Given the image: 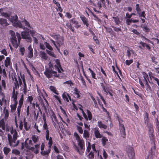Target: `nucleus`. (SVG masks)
Masks as SVG:
<instances>
[{
  "label": "nucleus",
  "instance_id": "nucleus-1",
  "mask_svg": "<svg viewBox=\"0 0 159 159\" xmlns=\"http://www.w3.org/2000/svg\"><path fill=\"white\" fill-rule=\"evenodd\" d=\"M10 132L11 134L12 135L13 138L12 136L10 134H8V139L9 144L11 147H15L17 146L19 143V140L16 142L17 138V134L16 129H13L12 128H10Z\"/></svg>",
  "mask_w": 159,
  "mask_h": 159
},
{
  "label": "nucleus",
  "instance_id": "nucleus-2",
  "mask_svg": "<svg viewBox=\"0 0 159 159\" xmlns=\"http://www.w3.org/2000/svg\"><path fill=\"white\" fill-rule=\"evenodd\" d=\"M49 66L51 68V69L52 70V69H57L59 73H61V72L63 71V70L62 69L59 61L58 59L55 60L52 62V64L51 62L49 63Z\"/></svg>",
  "mask_w": 159,
  "mask_h": 159
},
{
  "label": "nucleus",
  "instance_id": "nucleus-3",
  "mask_svg": "<svg viewBox=\"0 0 159 159\" xmlns=\"http://www.w3.org/2000/svg\"><path fill=\"white\" fill-rule=\"evenodd\" d=\"M18 19L17 16L16 15H15L13 16H11L9 19V20L11 21L14 26L24 29L25 28L22 25L20 21L18 20Z\"/></svg>",
  "mask_w": 159,
  "mask_h": 159
},
{
  "label": "nucleus",
  "instance_id": "nucleus-4",
  "mask_svg": "<svg viewBox=\"0 0 159 159\" xmlns=\"http://www.w3.org/2000/svg\"><path fill=\"white\" fill-rule=\"evenodd\" d=\"M43 129L46 130V138L47 141H48V144L49 145V147L52 146V138L51 137L49 136V131L48 129V126L46 123H44L43 126Z\"/></svg>",
  "mask_w": 159,
  "mask_h": 159
},
{
  "label": "nucleus",
  "instance_id": "nucleus-5",
  "mask_svg": "<svg viewBox=\"0 0 159 159\" xmlns=\"http://www.w3.org/2000/svg\"><path fill=\"white\" fill-rule=\"evenodd\" d=\"M16 34L18 40H17V38L16 37L11 38V40L12 44L13 46L15 48H17L20 43V41L21 39V37L20 34L19 33H16Z\"/></svg>",
  "mask_w": 159,
  "mask_h": 159
},
{
  "label": "nucleus",
  "instance_id": "nucleus-6",
  "mask_svg": "<svg viewBox=\"0 0 159 159\" xmlns=\"http://www.w3.org/2000/svg\"><path fill=\"white\" fill-rule=\"evenodd\" d=\"M44 74L48 78L51 77L53 75L56 77H58L59 76V75L57 74L56 72L52 70H47L44 72Z\"/></svg>",
  "mask_w": 159,
  "mask_h": 159
},
{
  "label": "nucleus",
  "instance_id": "nucleus-7",
  "mask_svg": "<svg viewBox=\"0 0 159 159\" xmlns=\"http://www.w3.org/2000/svg\"><path fill=\"white\" fill-rule=\"evenodd\" d=\"M36 86L37 87V91L39 95L38 97V99L40 102H41L42 100V98H43L44 99H45L44 98V95H47V94L45 91L44 90H43V92H42L41 90L39 89L37 85H36Z\"/></svg>",
  "mask_w": 159,
  "mask_h": 159
},
{
  "label": "nucleus",
  "instance_id": "nucleus-8",
  "mask_svg": "<svg viewBox=\"0 0 159 159\" xmlns=\"http://www.w3.org/2000/svg\"><path fill=\"white\" fill-rule=\"evenodd\" d=\"M21 35L23 38L27 39L28 42L30 43L31 42V39L29 32H23L21 33Z\"/></svg>",
  "mask_w": 159,
  "mask_h": 159
},
{
  "label": "nucleus",
  "instance_id": "nucleus-9",
  "mask_svg": "<svg viewBox=\"0 0 159 159\" xmlns=\"http://www.w3.org/2000/svg\"><path fill=\"white\" fill-rule=\"evenodd\" d=\"M127 152L129 157L130 158L133 157L134 156L133 149L131 147H129L127 149Z\"/></svg>",
  "mask_w": 159,
  "mask_h": 159
},
{
  "label": "nucleus",
  "instance_id": "nucleus-10",
  "mask_svg": "<svg viewBox=\"0 0 159 159\" xmlns=\"http://www.w3.org/2000/svg\"><path fill=\"white\" fill-rule=\"evenodd\" d=\"M28 52L27 57L29 58H31L33 57V49L31 45L30 44L28 48Z\"/></svg>",
  "mask_w": 159,
  "mask_h": 159
},
{
  "label": "nucleus",
  "instance_id": "nucleus-11",
  "mask_svg": "<svg viewBox=\"0 0 159 159\" xmlns=\"http://www.w3.org/2000/svg\"><path fill=\"white\" fill-rule=\"evenodd\" d=\"M93 130L95 136L97 138L100 139L102 137V135L100 134L98 128H95Z\"/></svg>",
  "mask_w": 159,
  "mask_h": 159
},
{
  "label": "nucleus",
  "instance_id": "nucleus-12",
  "mask_svg": "<svg viewBox=\"0 0 159 159\" xmlns=\"http://www.w3.org/2000/svg\"><path fill=\"white\" fill-rule=\"evenodd\" d=\"M119 127L121 136L124 138L125 137V127L123 124H120Z\"/></svg>",
  "mask_w": 159,
  "mask_h": 159
},
{
  "label": "nucleus",
  "instance_id": "nucleus-13",
  "mask_svg": "<svg viewBox=\"0 0 159 159\" xmlns=\"http://www.w3.org/2000/svg\"><path fill=\"white\" fill-rule=\"evenodd\" d=\"M39 55L43 60H46L48 58L47 55L45 52L43 51H40L39 52Z\"/></svg>",
  "mask_w": 159,
  "mask_h": 159
},
{
  "label": "nucleus",
  "instance_id": "nucleus-14",
  "mask_svg": "<svg viewBox=\"0 0 159 159\" xmlns=\"http://www.w3.org/2000/svg\"><path fill=\"white\" fill-rule=\"evenodd\" d=\"M0 74H2L3 77H7V74L3 65L0 66Z\"/></svg>",
  "mask_w": 159,
  "mask_h": 159
},
{
  "label": "nucleus",
  "instance_id": "nucleus-15",
  "mask_svg": "<svg viewBox=\"0 0 159 159\" xmlns=\"http://www.w3.org/2000/svg\"><path fill=\"white\" fill-rule=\"evenodd\" d=\"M56 43L59 47L61 46L64 43V38L62 37H60L56 41Z\"/></svg>",
  "mask_w": 159,
  "mask_h": 159
},
{
  "label": "nucleus",
  "instance_id": "nucleus-16",
  "mask_svg": "<svg viewBox=\"0 0 159 159\" xmlns=\"http://www.w3.org/2000/svg\"><path fill=\"white\" fill-rule=\"evenodd\" d=\"M156 149V147L154 144L151 148V155L148 156L147 157V159H152V155L154 153Z\"/></svg>",
  "mask_w": 159,
  "mask_h": 159
},
{
  "label": "nucleus",
  "instance_id": "nucleus-17",
  "mask_svg": "<svg viewBox=\"0 0 159 159\" xmlns=\"http://www.w3.org/2000/svg\"><path fill=\"white\" fill-rule=\"evenodd\" d=\"M39 144H36L34 145V147H31L30 149L32 151H34V152L37 154L39 152Z\"/></svg>",
  "mask_w": 159,
  "mask_h": 159
},
{
  "label": "nucleus",
  "instance_id": "nucleus-18",
  "mask_svg": "<svg viewBox=\"0 0 159 159\" xmlns=\"http://www.w3.org/2000/svg\"><path fill=\"white\" fill-rule=\"evenodd\" d=\"M17 91H15V88L14 87L12 92V98L13 99L14 102H17Z\"/></svg>",
  "mask_w": 159,
  "mask_h": 159
},
{
  "label": "nucleus",
  "instance_id": "nucleus-19",
  "mask_svg": "<svg viewBox=\"0 0 159 159\" xmlns=\"http://www.w3.org/2000/svg\"><path fill=\"white\" fill-rule=\"evenodd\" d=\"M62 96L64 99L67 102H69V100H71L70 97L69 96L68 94L66 92L63 93Z\"/></svg>",
  "mask_w": 159,
  "mask_h": 159
},
{
  "label": "nucleus",
  "instance_id": "nucleus-20",
  "mask_svg": "<svg viewBox=\"0 0 159 159\" xmlns=\"http://www.w3.org/2000/svg\"><path fill=\"white\" fill-rule=\"evenodd\" d=\"M73 93L75 97L78 98L80 97V92L76 88L74 89Z\"/></svg>",
  "mask_w": 159,
  "mask_h": 159
},
{
  "label": "nucleus",
  "instance_id": "nucleus-21",
  "mask_svg": "<svg viewBox=\"0 0 159 159\" xmlns=\"http://www.w3.org/2000/svg\"><path fill=\"white\" fill-rule=\"evenodd\" d=\"M51 117L53 123L55 125L56 123H57L58 121L56 116L54 113H52L51 116Z\"/></svg>",
  "mask_w": 159,
  "mask_h": 159
},
{
  "label": "nucleus",
  "instance_id": "nucleus-22",
  "mask_svg": "<svg viewBox=\"0 0 159 159\" xmlns=\"http://www.w3.org/2000/svg\"><path fill=\"white\" fill-rule=\"evenodd\" d=\"M80 18L83 21L84 24L85 25L87 26L88 27L89 24L88 23V19L84 16H81Z\"/></svg>",
  "mask_w": 159,
  "mask_h": 159
},
{
  "label": "nucleus",
  "instance_id": "nucleus-23",
  "mask_svg": "<svg viewBox=\"0 0 159 159\" xmlns=\"http://www.w3.org/2000/svg\"><path fill=\"white\" fill-rule=\"evenodd\" d=\"M0 24L3 26H6L8 25L6 19L0 18Z\"/></svg>",
  "mask_w": 159,
  "mask_h": 159
},
{
  "label": "nucleus",
  "instance_id": "nucleus-24",
  "mask_svg": "<svg viewBox=\"0 0 159 159\" xmlns=\"http://www.w3.org/2000/svg\"><path fill=\"white\" fill-rule=\"evenodd\" d=\"M98 125L101 129L103 128L105 129L107 128V126L103 124L101 121H98Z\"/></svg>",
  "mask_w": 159,
  "mask_h": 159
},
{
  "label": "nucleus",
  "instance_id": "nucleus-25",
  "mask_svg": "<svg viewBox=\"0 0 159 159\" xmlns=\"http://www.w3.org/2000/svg\"><path fill=\"white\" fill-rule=\"evenodd\" d=\"M139 20H133L131 19H127L126 20V23L128 25H129L130 24V23L133 22L134 23H137L139 22Z\"/></svg>",
  "mask_w": 159,
  "mask_h": 159
},
{
  "label": "nucleus",
  "instance_id": "nucleus-26",
  "mask_svg": "<svg viewBox=\"0 0 159 159\" xmlns=\"http://www.w3.org/2000/svg\"><path fill=\"white\" fill-rule=\"evenodd\" d=\"M17 103L18 102H14V103L11 105V111L12 112H14L16 110Z\"/></svg>",
  "mask_w": 159,
  "mask_h": 159
},
{
  "label": "nucleus",
  "instance_id": "nucleus-27",
  "mask_svg": "<svg viewBox=\"0 0 159 159\" xmlns=\"http://www.w3.org/2000/svg\"><path fill=\"white\" fill-rule=\"evenodd\" d=\"M11 59L9 57H7L5 61V65L6 67H7L10 65Z\"/></svg>",
  "mask_w": 159,
  "mask_h": 159
},
{
  "label": "nucleus",
  "instance_id": "nucleus-28",
  "mask_svg": "<svg viewBox=\"0 0 159 159\" xmlns=\"http://www.w3.org/2000/svg\"><path fill=\"white\" fill-rule=\"evenodd\" d=\"M49 147V148L47 151H44V150L41 151V154L45 156L48 155L50 152V147Z\"/></svg>",
  "mask_w": 159,
  "mask_h": 159
},
{
  "label": "nucleus",
  "instance_id": "nucleus-29",
  "mask_svg": "<svg viewBox=\"0 0 159 159\" xmlns=\"http://www.w3.org/2000/svg\"><path fill=\"white\" fill-rule=\"evenodd\" d=\"M102 144L103 146H105L107 142L108 141V139L105 137H102Z\"/></svg>",
  "mask_w": 159,
  "mask_h": 159
},
{
  "label": "nucleus",
  "instance_id": "nucleus-30",
  "mask_svg": "<svg viewBox=\"0 0 159 159\" xmlns=\"http://www.w3.org/2000/svg\"><path fill=\"white\" fill-rule=\"evenodd\" d=\"M1 128L2 130H4L5 128V124L3 120L0 121V128Z\"/></svg>",
  "mask_w": 159,
  "mask_h": 159
},
{
  "label": "nucleus",
  "instance_id": "nucleus-31",
  "mask_svg": "<svg viewBox=\"0 0 159 159\" xmlns=\"http://www.w3.org/2000/svg\"><path fill=\"white\" fill-rule=\"evenodd\" d=\"M32 139L34 143H36L39 140L38 136L35 135H33Z\"/></svg>",
  "mask_w": 159,
  "mask_h": 159
},
{
  "label": "nucleus",
  "instance_id": "nucleus-32",
  "mask_svg": "<svg viewBox=\"0 0 159 159\" xmlns=\"http://www.w3.org/2000/svg\"><path fill=\"white\" fill-rule=\"evenodd\" d=\"M50 36L53 39L57 40L60 37V36L55 33L51 34Z\"/></svg>",
  "mask_w": 159,
  "mask_h": 159
},
{
  "label": "nucleus",
  "instance_id": "nucleus-33",
  "mask_svg": "<svg viewBox=\"0 0 159 159\" xmlns=\"http://www.w3.org/2000/svg\"><path fill=\"white\" fill-rule=\"evenodd\" d=\"M45 102H43V103H42V105L45 109V110H46L47 108L48 107V103L47 101V100H46V99H44Z\"/></svg>",
  "mask_w": 159,
  "mask_h": 159
},
{
  "label": "nucleus",
  "instance_id": "nucleus-34",
  "mask_svg": "<svg viewBox=\"0 0 159 159\" xmlns=\"http://www.w3.org/2000/svg\"><path fill=\"white\" fill-rule=\"evenodd\" d=\"M149 76L150 79L156 81L158 85L159 86V80L158 78L152 75H150Z\"/></svg>",
  "mask_w": 159,
  "mask_h": 159
},
{
  "label": "nucleus",
  "instance_id": "nucleus-35",
  "mask_svg": "<svg viewBox=\"0 0 159 159\" xmlns=\"http://www.w3.org/2000/svg\"><path fill=\"white\" fill-rule=\"evenodd\" d=\"M52 50H46V52L47 53L51 56L56 58V57L54 53L52 51Z\"/></svg>",
  "mask_w": 159,
  "mask_h": 159
},
{
  "label": "nucleus",
  "instance_id": "nucleus-36",
  "mask_svg": "<svg viewBox=\"0 0 159 159\" xmlns=\"http://www.w3.org/2000/svg\"><path fill=\"white\" fill-rule=\"evenodd\" d=\"M50 90L57 94H58V91L56 89L55 87L53 86H50L49 87Z\"/></svg>",
  "mask_w": 159,
  "mask_h": 159
},
{
  "label": "nucleus",
  "instance_id": "nucleus-37",
  "mask_svg": "<svg viewBox=\"0 0 159 159\" xmlns=\"http://www.w3.org/2000/svg\"><path fill=\"white\" fill-rule=\"evenodd\" d=\"M87 114L88 115V120H91L92 118V115L90 111L89 110H87Z\"/></svg>",
  "mask_w": 159,
  "mask_h": 159
},
{
  "label": "nucleus",
  "instance_id": "nucleus-38",
  "mask_svg": "<svg viewBox=\"0 0 159 159\" xmlns=\"http://www.w3.org/2000/svg\"><path fill=\"white\" fill-rule=\"evenodd\" d=\"M134 51L131 49H128L127 51V56L129 58L132 53H134Z\"/></svg>",
  "mask_w": 159,
  "mask_h": 159
},
{
  "label": "nucleus",
  "instance_id": "nucleus-39",
  "mask_svg": "<svg viewBox=\"0 0 159 159\" xmlns=\"http://www.w3.org/2000/svg\"><path fill=\"white\" fill-rule=\"evenodd\" d=\"M89 134L88 131L86 130H84V131L83 136L85 139L88 138L89 137Z\"/></svg>",
  "mask_w": 159,
  "mask_h": 159
},
{
  "label": "nucleus",
  "instance_id": "nucleus-40",
  "mask_svg": "<svg viewBox=\"0 0 159 159\" xmlns=\"http://www.w3.org/2000/svg\"><path fill=\"white\" fill-rule=\"evenodd\" d=\"M19 51L21 53V54L22 56H23L24 55L25 52V48L23 47L20 46L19 47Z\"/></svg>",
  "mask_w": 159,
  "mask_h": 159
},
{
  "label": "nucleus",
  "instance_id": "nucleus-41",
  "mask_svg": "<svg viewBox=\"0 0 159 159\" xmlns=\"http://www.w3.org/2000/svg\"><path fill=\"white\" fill-rule=\"evenodd\" d=\"M3 151L4 154L6 155H7L11 151V149L9 148L5 147L3 148Z\"/></svg>",
  "mask_w": 159,
  "mask_h": 159
},
{
  "label": "nucleus",
  "instance_id": "nucleus-42",
  "mask_svg": "<svg viewBox=\"0 0 159 159\" xmlns=\"http://www.w3.org/2000/svg\"><path fill=\"white\" fill-rule=\"evenodd\" d=\"M44 44L46 46V47L48 49L50 50H52L53 48L52 46L49 44V43H47L46 42H44Z\"/></svg>",
  "mask_w": 159,
  "mask_h": 159
},
{
  "label": "nucleus",
  "instance_id": "nucleus-43",
  "mask_svg": "<svg viewBox=\"0 0 159 159\" xmlns=\"http://www.w3.org/2000/svg\"><path fill=\"white\" fill-rule=\"evenodd\" d=\"M139 15V16L140 17H143L144 18H145V14L144 11H142L141 13L139 12L137 13Z\"/></svg>",
  "mask_w": 159,
  "mask_h": 159
},
{
  "label": "nucleus",
  "instance_id": "nucleus-44",
  "mask_svg": "<svg viewBox=\"0 0 159 159\" xmlns=\"http://www.w3.org/2000/svg\"><path fill=\"white\" fill-rule=\"evenodd\" d=\"M77 142H78V145L80 146V148H82L83 145L84 144V143L83 140L81 139Z\"/></svg>",
  "mask_w": 159,
  "mask_h": 159
},
{
  "label": "nucleus",
  "instance_id": "nucleus-45",
  "mask_svg": "<svg viewBox=\"0 0 159 159\" xmlns=\"http://www.w3.org/2000/svg\"><path fill=\"white\" fill-rule=\"evenodd\" d=\"M149 131L150 136L152 137L153 136V130L152 126H151L149 127Z\"/></svg>",
  "mask_w": 159,
  "mask_h": 159
},
{
  "label": "nucleus",
  "instance_id": "nucleus-46",
  "mask_svg": "<svg viewBox=\"0 0 159 159\" xmlns=\"http://www.w3.org/2000/svg\"><path fill=\"white\" fill-rule=\"evenodd\" d=\"M88 70L90 71L93 78L96 79V74L90 68H89Z\"/></svg>",
  "mask_w": 159,
  "mask_h": 159
},
{
  "label": "nucleus",
  "instance_id": "nucleus-47",
  "mask_svg": "<svg viewBox=\"0 0 159 159\" xmlns=\"http://www.w3.org/2000/svg\"><path fill=\"white\" fill-rule=\"evenodd\" d=\"M113 18L116 24L118 25L120 23V22L119 20V18L117 17H113Z\"/></svg>",
  "mask_w": 159,
  "mask_h": 159
},
{
  "label": "nucleus",
  "instance_id": "nucleus-48",
  "mask_svg": "<svg viewBox=\"0 0 159 159\" xmlns=\"http://www.w3.org/2000/svg\"><path fill=\"white\" fill-rule=\"evenodd\" d=\"M34 98L32 96H29L28 97L27 101L30 103V104H32V101L33 100Z\"/></svg>",
  "mask_w": 159,
  "mask_h": 159
},
{
  "label": "nucleus",
  "instance_id": "nucleus-49",
  "mask_svg": "<svg viewBox=\"0 0 159 159\" xmlns=\"http://www.w3.org/2000/svg\"><path fill=\"white\" fill-rule=\"evenodd\" d=\"M22 23L23 24H25V26H27L28 27L30 28V25L29 22H28L26 20H24L22 22Z\"/></svg>",
  "mask_w": 159,
  "mask_h": 159
},
{
  "label": "nucleus",
  "instance_id": "nucleus-50",
  "mask_svg": "<svg viewBox=\"0 0 159 159\" xmlns=\"http://www.w3.org/2000/svg\"><path fill=\"white\" fill-rule=\"evenodd\" d=\"M101 86L102 87L103 90L106 93V94H108V90L107 88L105 87L103 83L101 84Z\"/></svg>",
  "mask_w": 159,
  "mask_h": 159
},
{
  "label": "nucleus",
  "instance_id": "nucleus-51",
  "mask_svg": "<svg viewBox=\"0 0 159 159\" xmlns=\"http://www.w3.org/2000/svg\"><path fill=\"white\" fill-rule=\"evenodd\" d=\"M23 100H24V96H23V94H22L21 96L20 99L19 101V105H22L23 103Z\"/></svg>",
  "mask_w": 159,
  "mask_h": 159
},
{
  "label": "nucleus",
  "instance_id": "nucleus-52",
  "mask_svg": "<svg viewBox=\"0 0 159 159\" xmlns=\"http://www.w3.org/2000/svg\"><path fill=\"white\" fill-rule=\"evenodd\" d=\"M22 105H19L18 106L17 108V113L18 115V117H19V116L20 115V110H21V107Z\"/></svg>",
  "mask_w": 159,
  "mask_h": 159
},
{
  "label": "nucleus",
  "instance_id": "nucleus-53",
  "mask_svg": "<svg viewBox=\"0 0 159 159\" xmlns=\"http://www.w3.org/2000/svg\"><path fill=\"white\" fill-rule=\"evenodd\" d=\"M88 158L89 159H93L94 157V155L92 152H91L89 153L88 155Z\"/></svg>",
  "mask_w": 159,
  "mask_h": 159
},
{
  "label": "nucleus",
  "instance_id": "nucleus-54",
  "mask_svg": "<svg viewBox=\"0 0 159 159\" xmlns=\"http://www.w3.org/2000/svg\"><path fill=\"white\" fill-rule=\"evenodd\" d=\"M24 128L25 130H28L30 128V127L28 126L27 122L25 121L24 122Z\"/></svg>",
  "mask_w": 159,
  "mask_h": 159
},
{
  "label": "nucleus",
  "instance_id": "nucleus-55",
  "mask_svg": "<svg viewBox=\"0 0 159 159\" xmlns=\"http://www.w3.org/2000/svg\"><path fill=\"white\" fill-rule=\"evenodd\" d=\"M87 145H88V146L87 147L86 151L89 152H90L91 148V144L89 142H88L87 143Z\"/></svg>",
  "mask_w": 159,
  "mask_h": 159
},
{
  "label": "nucleus",
  "instance_id": "nucleus-56",
  "mask_svg": "<svg viewBox=\"0 0 159 159\" xmlns=\"http://www.w3.org/2000/svg\"><path fill=\"white\" fill-rule=\"evenodd\" d=\"M66 26L68 27L73 32H74V28L72 27L71 25L69 23H66Z\"/></svg>",
  "mask_w": 159,
  "mask_h": 159
},
{
  "label": "nucleus",
  "instance_id": "nucleus-57",
  "mask_svg": "<svg viewBox=\"0 0 159 159\" xmlns=\"http://www.w3.org/2000/svg\"><path fill=\"white\" fill-rule=\"evenodd\" d=\"M50 41H51V42L52 43H53L54 45L55 46V47L57 48V50H58V51L59 52H60V50L59 48V47H57V46L56 45V44L55 42V41L53 40H52V39H50Z\"/></svg>",
  "mask_w": 159,
  "mask_h": 159
},
{
  "label": "nucleus",
  "instance_id": "nucleus-58",
  "mask_svg": "<svg viewBox=\"0 0 159 159\" xmlns=\"http://www.w3.org/2000/svg\"><path fill=\"white\" fill-rule=\"evenodd\" d=\"M74 136L75 137V139H76L77 141L81 139V138L79 136L78 134L77 133H74Z\"/></svg>",
  "mask_w": 159,
  "mask_h": 159
},
{
  "label": "nucleus",
  "instance_id": "nucleus-59",
  "mask_svg": "<svg viewBox=\"0 0 159 159\" xmlns=\"http://www.w3.org/2000/svg\"><path fill=\"white\" fill-rule=\"evenodd\" d=\"M12 153L16 155H19L20 153V152L17 150L14 149L12 151Z\"/></svg>",
  "mask_w": 159,
  "mask_h": 159
},
{
  "label": "nucleus",
  "instance_id": "nucleus-60",
  "mask_svg": "<svg viewBox=\"0 0 159 159\" xmlns=\"http://www.w3.org/2000/svg\"><path fill=\"white\" fill-rule=\"evenodd\" d=\"M70 21L72 22L73 24L75 25H77L78 24V22L75 20V19L73 18L70 20Z\"/></svg>",
  "mask_w": 159,
  "mask_h": 159
},
{
  "label": "nucleus",
  "instance_id": "nucleus-61",
  "mask_svg": "<svg viewBox=\"0 0 159 159\" xmlns=\"http://www.w3.org/2000/svg\"><path fill=\"white\" fill-rule=\"evenodd\" d=\"M77 130L81 134H82L83 132V130L81 127L79 126L78 125H77Z\"/></svg>",
  "mask_w": 159,
  "mask_h": 159
},
{
  "label": "nucleus",
  "instance_id": "nucleus-62",
  "mask_svg": "<svg viewBox=\"0 0 159 159\" xmlns=\"http://www.w3.org/2000/svg\"><path fill=\"white\" fill-rule=\"evenodd\" d=\"M133 62V60L132 59L130 60H126L125 61V64L127 65H129Z\"/></svg>",
  "mask_w": 159,
  "mask_h": 159
},
{
  "label": "nucleus",
  "instance_id": "nucleus-63",
  "mask_svg": "<svg viewBox=\"0 0 159 159\" xmlns=\"http://www.w3.org/2000/svg\"><path fill=\"white\" fill-rule=\"evenodd\" d=\"M40 48L42 49H45L46 48V46L45 44H44V43H40Z\"/></svg>",
  "mask_w": 159,
  "mask_h": 159
},
{
  "label": "nucleus",
  "instance_id": "nucleus-64",
  "mask_svg": "<svg viewBox=\"0 0 159 159\" xmlns=\"http://www.w3.org/2000/svg\"><path fill=\"white\" fill-rule=\"evenodd\" d=\"M1 16L6 18H7L10 16V15L8 13L5 12H4Z\"/></svg>",
  "mask_w": 159,
  "mask_h": 159
}]
</instances>
